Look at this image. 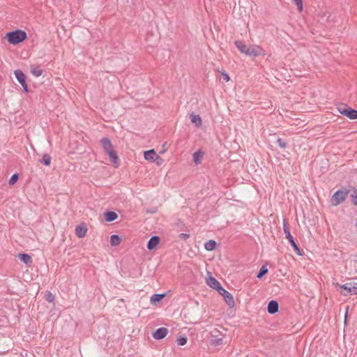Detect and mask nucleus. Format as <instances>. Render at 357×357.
<instances>
[{
  "mask_svg": "<svg viewBox=\"0 0 357 357\" xmlns=\"http://www.w3.org/2000/svg\"><path fill=\"white\" fill-rule=\"evenodd\" d=\"M234 44L237 49L247 56L257 57L261 55H265V50L257 45H246L241 40H236Z\"/></svg>",
  "mask_w": 357,
  "mask_h": 357,
  "instance_id": "obj_1",
  "label": "nucleus"
},
{
  "mask_svg": "<svg viewBox=\"0 0 357 357\" xmlns=\"http://www.w3.org/2000/svg\"><path fill=\"white\" fill-rule=\"evenodd\" d=\"M26 38V33L22 30H16L7 33L8 41L13 45L18 44Z\"/></svg>",
  "mask_w": 357,
  "mask_h": 357,
  "instance_id": "obj_2",
  "label": "nucleus"
},
{
  "mask_svg": "<svg viewBox=\"0 0 357 357\" xmlns=\"http://www.w3.org/2000/svg\"><path fill=\"white\" fill-rule=\"evenodd\" d=\"M336 286L340 287V292L344 296L356 295L357 294V283L351 282L344 284L340 285L336 284Z\"/></svg>",
  "mask_w": 357,
  "mask_h": 357,
  "instance_id": "obj_3",
  "label": "nucleus"
},
{
  "mask_svg": "<svg viewBox=\"0 0 357 357\" xmlns=\"http://www.w3.org/2000/svg\"><path fill=\"white\" fill-rule=\"evenodd\" d=\"M283 229H284V232L286 238L288 239L289 242L290 243L291 245L294 248V250L298 255H301L299 248H298V245L296 244V241H294V238L291 236L290 231L285 222V220H284V222H283Z\"/></svg>",
  "mask_w": 357,
  "mask_h": 357,
  "instance_id": "obj_4",
  "label": "nucleus"
},
{
  "mask_svg": "<svg viewBox=\"0 0 357 357\" xmlns=\"http://www.w3.org/2000/svg\"><path fill=\"white\" fill-rule=\"evenodd\" d=\"M347 194V190L343 191L339 190L337 192H335L332 197L333 205L337 206L343 202L346 199Z\"/></svg>",
  "mask_w": 357,
  "mask_h": 357,
  "instance_id": "obj_5",
  "label": "nucleus"
},
{
  "mask_svg": "<svg viewBox=\"0 0 357 357\" xmlns=\"http://www.w3.org/2000/svg\"><path fill=\"white\" fill-rule=\"evenodd\" d=\"M337 109L341 114L347 116L349 119H357V110L347 107H339Z\"/></svg>",
  "mask_w": 357,
  "mask_h": 357,
  "instance_id": "obj_6",
  "label": "nucleus"
},
{
  "mask_svg": "<svg viewBox=\"0 0 357 357\" xmlns=\"http://www.w3.org/2000/svg\"><path fill=\"white\" fill-rule=\"evenodd\" d=\"M218 293L222 295L227 303V305L230 307H233L234 306V300L233 296L227 290H225L222 287L218 291Z\"/></svg>",
  "mask_w": 357,
  "mask_h": 357,
  "instance_id": "obj_7",
  "label": "nucleus"
},
{
  "mask_svg": "<svg viewBox=\"0 0 357 357\" xmlns=\"http://www.w3.org/2000/svg\"><path fill=\"white\" fill-rule=\"evenodd\" d=\"M168 333V330L165 327L158 328L153 334V337L155 340L163 339Z\"/></svg>",
  "mask_w": 357,
  "mask_h": 357,
  "instance_id": "obj_8",
  "label": "nucleus"
},
{
  "mask_svg": "<svg viewBox=\"0 0 357 357\" xmlns=\"http://www.w3.org/2000/svg\"><path fill=\"white\" fill-rule=\"evenodd\" d=\"M206 284L211 288L216 289L218 291L222 287L220 282L213 277L210 276L206 279Z\"/></svg>",
  "mask_w": 357,
  "mask_h": 357,
  "instance_id": "obj_9",
  "label": "nucleus"
},
{
  "mask_svg": "<svg viewBox=\"0 0 357 357\" xmlns=\"http://www.w3.org/2000/svg\"><path fill=\"white\" fill-rule=\"evenodd\" d=\"M144 158L149 161H154L157 159H160L159 156L156 154L153 149L145 151Z\"/></svg>",
  "mask_w": 357,
  "mask_h": 357,
  "instance_id": "obj_10",
  "label": "nucleus"
},
{
  "mask_svg": "<svg viewBox=\"0 0 357 357\" xmlns=\"http://www.w3.org/2000/svg\"><path fill=\"white\" fill-rule=\"evenodd\" d=\"M159 243L160 238L158 236H154L148 241L147 248L149 250H152L156 248Z\"/></svg>",
  "mask_w": 357,
  "mask_h": 357,
  "instance_id": "obj_11",
  "label": "nucleus"
},
{
  "mask_svg": "<svg viewBox=\"0 0 357 357\" xmlns=\"http://www.w3.org/2000/svg\"><path fill=\"white\" fill-rule=\"evenodd\" d=\"M101 144L102 146V148L107 153L109 151H111L113 149V146L112 144V142L108 138H102L100 140Z\"/></svg>",
  "mask_w": 357,
  "mask_h": 357,
  "instance_id": "obj_12",
  "label": "nucleus"
},
{
  "mask_svg": "<svg viewBox=\"0 0 357 357\" xmlns=\"http://www.w3.org/2000/svg\"><path fill=\"white\" fill-rule=\"evenodd\" d=\"M278 303L276 301H271L268 304V312L270 314H275L278 311Z\"/></svg>",
  "mask_w": 357,
  "mask_h": 357,
  "instance_id": "obj_13",
  "label": "nucleus"
},
{
  "mask_svg": "<svg viewBox=\"0 0 357 357\" xmlns=\"http://www.w3.org/2000/svg\"><path fill=\"white\" fill-rule=\"evenodd\" d=\"M86 231L87 229L84 225H77L75 228L76 235L79 238H83L86 235Z\"/></svg>",
  "mask_w": 357,
  "mask_h": 357,
  "instance_id": "obj_14",
  "label": "nucleus"
},
{
  "mask_svg": "<svg viewBox=\"0 0 357 357\" xmlns=\"http://www.w3.org/2000/svg\"><path fill=\"white\" fill-rule=\"evenodd\" d=\"M190 119L191 122L195 124V126L199 127L202 123V118L199 114H195L194 113H191L190 114Z\"/></svg>",
  "mask_w": 357,
  "mask_h": 357,
  "instance_id": "obj_15",
  "label": "nucleus"
},
{
  "mask_svg": "<svg viewBox=\"0 0 357 357\" xmlns=\"http://www.w3.org/2000/svg\"><path fill=\"white\" fill-rule=\"evenodd\" d=\"M16 79L20 82V84H23L26 82V77L23 72L20 70H16L14 72Z\"/></svg>",
  "mask_w": 357,
  "mask_h": 357,
  "instance_id": "obj_16",
  "label": "nucleus"
},
{
  "mask_svg": "<svg viewBox=\"0 0 357 357\" xmlns=\"http://www.w3.org/2000/svg\"><path fill=\"white\" fill-rule=\"evenodd\" d=\"M204 156V153L201 150L195 151L193 154V161L196 165L201 163Z\"/></svg>",
  "mask_w": 357,
  "mask_h": 357,
  "instance_id": "obj_17",
  "label": "nucleus"
},
{
  "mask_svg": "<svg viewBox=\"0 0 357 357\" xmlns=\"http://www.w3.org/2000/svg\"><path fill=\"white\" fill-rule=\"evenodd\" d=\"M105 220L107 222H112L117 219L118 215L114 211H108V212L105 213Z\"/></svg>",
  "mask_w": 357,
  "mask_h": 357,
  "instance_id": "obj_18",
  "label": "nucleus"
},
{
  "mask_svg": "<svg viewBox=\"0 0 357 357\" xmlns=\"http://www.w3.org/2000/svg\"><path fill=\"white\" fill-rule=\"evenodd\" d=\"M110 158V161L114 164V165H118V161H119V157L116 154V153L112 150L111 151H109L107 153Z\"/></svg>",
  "mask_w": 357,
  "mask_h": 357,
  "instance_id": "obj_19",
  "label": "nucleus"
},
{
  "mask_svg": "<svg viewBox=\"0 0 357 357\" xmlns=\"http://www.w3.org/2000/svg\"><path fill=\"white\" fill-rule=\"evenodd\" d=\"M216 242L213 240H209L204 244V248L208 251H212L215 248Z\"/></svg>",
  "mask_w": 357,
  "mask_h": 357,
  "instance_id": "obj_20",
  "label": "nucleus"
},
{
  "mask_svg": "<svg viewBox=\"0 0 357 357\" xmlns=\"http://www.w3.org/2000/svg\"><path fill=\"white\" fill-rule=\"evenodd\" d=\"M121 238L116 234H113L110 237V243L112 246L119 245L121 243Z\"/></svg>",
  "mask_w": 357,
  "mask_h": 357,
  "instance_id": "obj_21",
  "label": "nucleus"
},
{
  "mask_svg": "<svg viewBox=\"0 0 357 357\" xmlns=\"http://www.w3.org/2000/svg\"><path fill=\"white\" fill-rule=\"evenodd\" d=\"M165 294H155L151 297L150 301L152 304H155L160 301L165 297Z\"/></svg>",
  "mask_w": 357,
  "mask_h": 357,
  "instance_id": "obj_22",
  "label": "nucleus"
},
{
  "mask_svg": "<svg viewBox=\"0 0 357 357\" xmlns=\"http://www.w3.org/2000/svg\"><path fill=\"white\" fill-rule=\"evenodd\" d=\"M19 258L26 264H30L32 261L31 257L27 254H19Z\"/></svg>",
  "mask_w": 357,
  "mask_h": 357,
  "instance_id": "obj_23",
  "label": "nucleus"
},
{
  "mask_svg": "<svg viewBox=\"0 0 357 357\" xmlns=\"http://www.w3.org/2000/svg\"><path fill=\"white\" fill-rule=\"evenodd\" d=\"M51 160H52L51 155L48 153H45L43 155L40 162L45 166H49L51 163Z\"/></svg>",
  "mask_w": 357,
  "mask_h": 357,
  "instance_id": "obj_24",
  "label": "nucleus"
},
{
  "mask_svg": "<svg viewBox=\"0 0 357 357\" xmlns=\"http://www.w3.org/2000/svg\"><path fill=\"white\" fill-rule=\"evenodd\" d=\"M268 268L266 266L264 265L261 266V268L259 270V272L258 273L257 277V278H261L265 274L268 273Z\"/></svg>",
  "mask_w": 357,
  "mask_h": 357,
  "instance_id": "obj_25",
  "label": "nucleus"
},
{
  "mask_svg": "<svg viewBox=\"0 0 357 357\" xmlns=\"http://www.w3.org/2000/svg\"><path fill=\"white\" fill-rule=\"evenodd\" d=\"M187 341L188 338L185 336H181L177 339L176 343L178 346H183L187 343Z\"/></svg>",
  "mask_w": 357,
  "mask_h": 357,
  "instance_id": "obj_26",
  "label": "nucleus"
},
{
  "mask_svg": "<svg viewBox=\"0 0 357 357\" xmlns=\"http://www.w3.org/2000/svg\"><path fill=\"white\" fill-rule=\"evenodd\" d=\"M42 73L43 71L39 67H35L31 69V73L36 77L40 76Z\"/></svg>",
  "mask_w": 357,
  "mask_h": 357,
  "instance_id": "obj_27",
  "label": "nucleus"
},
{
  "mask_svg": "<svg viewBox=\"0 0 357 357\" xmlns=\"http://www.w3.org/2000/svg\"><path fill=\"white\" fill-rule=\"evenodd\" d=\"M18 178H19L18 174H14L9 179L8 184L10 185H14L18 180Z\"/></svg>",
  "mask_w": 357,
  "mask_h": 357,
  "instance_id": "obj_28",
  "label": "nucleus"
},
{
  "mask_svg": "<svg viewBox=\"0 0 357 357\" xmlns=\"http://www.w3.org/2000/svg\"><path fill=\"white\" fill-rule=\"evenodd\" d=\"M296 6L298 10L301 12L303 10V0H291Z\"/></svg>",
  "mask_w": 357,
  "mask_h": 357,
  "instance_id": "obj_29",
  "label": "nucleus"
},
{
  "mask_svg": "<svg viewBox=\"0 0 357 357\" xmlns=\"http://www.w3.org/2000/svg\"><path fill=\"white\" fill-rule=\"evenodd\" d=\"M351 201L354 203V204L357 206V189H355L352 192V193L351 194Z\"/></svg>",
  "mask_w": 357,
  "mask_h": 357,
  "instance_id": "obj_30",
  "label": "nucleus"
},
{
  "mask_svg": "<svg viewBox=\"0 0 357 357\" xmlns=\"http://www.w3.org/2000/svg\"><path fill=\"white\" fill-rule=\"evenodd\" d=\"M46 300L50 302V303H52L54 301V296L52 294H51L50 292L47 293V295H46Z\"/></svg>",
  "mask_w": 357,
  "mask_h": 357,
  "instance_id": "obj_31",
  "label": "nucleus"
},
{
  "mask_svg": "<svg viewBox=\"0 0 357 357\" xmlns=\"http://www.w3.org/2000/svg\"><path fill=\"white\" fill-rule=\"evenodd\" d=\"M277 143L282 149H284L286 147V143L281 138H278L277 139Z\"/></svg>",
  "mask_w": 357,
  "mask_h": 357,
  "instance_id": "obj_32",
  "label": "nucleus"
},
{
  "mask_svg": "<svg viewBox=\"0 0 357 357\" xmlns=\"http://www.w3.org/2000/svg\"><path fill=\"white\" fill-rule=\"evenodd\" d=\"M221 74L222 75V77H223L225 82H227L229 81V79H230L229 76L225 71H222L221 73Z\"/></svg>",
  "mask_w": 357,
  "mask_h": 357,
  "instance_id": "obj_33",
  "label": "nucleus"
},
{
  "mask_svg": "<svg viewBox=\"0 0 357 357\" xmlns=\"http://www.w3.org/2000/svg\"><path fill=\"white\" fill-rule=\"evenodd\" d=\"M180 237L182 239H187V238H188L189 235L187 234L182 233V234H180Z\"/></svg>",
  "mask_w": 357,
  "mask_h": 357,
  "instance_id": "obj_34",
  "label": "nucleus"
},
{
  "mask_svg": "<svg viewBox=\"0 0 357 357\" xmlns=\"http://www.w3.org/2000/svg\"><path fill=\"white\" fill-rule=\"evenodd\" d=\"M21 85L23 87L24 91L27 92L28 91V86L26 84V82H24L23 84H21Z\"/></svg>",
  "mask_w": 357,
  "mask_h": 357,
  "instance_id": "obj_35",
  "label": "nucleus"
},
{
  "mask_svg": "<svg viewBox=\"0 0 357 357\" xmlns=\"http://www.w3.org/2000/svg\"><path fill=\"white\" fill-rule=\"evenodd\" d=\"M222 340L220 338V339H217L215 340H214V344L215 345H219L220 344H221Z\"/></svg>",
  "mask_w": 357,
  "mask_h": 357,
  "instance_id": "obj_36",
  "label": "nucleus"
},
{
  "mask_svg": "<svg viewBox=\"0 0 357 357\" xmlns=\"http://www.w3.org/2000/svg\"><path fill=\"white\" fill-rule=\"evenodd\" d=\"M356 227H357V218H356Z\"/></svg>",
  "mask_w": 357,
  "mask_h": 357,
  "instance_id": "obj_37",
  "label": "nucleus"
}]
</instances>
